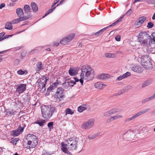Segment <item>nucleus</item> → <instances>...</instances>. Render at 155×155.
I'll use <instances>...</instances> for the list:
<instances>
[{
    "mask_svg": "<svg viewBox=\"0 0 155 155\" xmlns=\"http://www.w3.org/2000/svg\"><path fill=\"white\" fill-rule=\"evenodd\" d=\"M150 40V45L151 44L155 45V32H153L151 34Z\"/></svg>",
    "mask_w": 155,
    "mask_h": 155,
    "instance_id": "nucleus-29",
    "label": "nucleus"
},
{
    "mask_svg": "<svg viewBox=\"0 0 155 155\" xmlns=\"http://www.w3.org/2000/svg\"><path fill=\"white\" fill-rule=\"evenodd\" d=\"M7 114H8V115L11 116L12 115H13L14 114V112L12 111H9L7 112Z\"/></svg>",
    "mask_w": 155,
    "mask_h": 155,
    "instance_id": "nucleus-58",
    "label": "nucleus"
},
{
    "mask_svg": "<svg viewBox=\"0 0 155 155\" xmlns=\"http://www.w3.org/2000/svg\"><path fill=\"white\" fill-rule=\"evenodd\" d=\"M152 100L150 97H149L145 99H144L143 100L141 101L142 104H144L146 102H148L149 101Z\"/></svg>",
    "mask_w": 155,
    "mask_h": 155,
    "instance_id": "nucleus-44",
    "label": "nucleus"
},
{
    "mask_svg": "<svg viewBox=\"0 0 155 155\" xmlns=\"http://www.w3.org/2000/svg\"><path fill=\"white\" fill-rule=\"evenodd\" d=\"M115 38L116 41H120V35H118L115 36Z\"/></svg>",
    "mask_w": 155,
    "mask_h": 155,
    "instance_id": "nucleus-49",
    "label": "nucleus"
},
{
    "mask_svg": "<svg viewBox=\"0 0 155 155\" xmlns=\"http://www.w3.org/2000/svg\"><path fill=\"white\" fill-rule=\"evenodd\" d=\"M5 4L4 3H2L0 5V9H2V8L5 7Z\"/></svg>",
    "mask_w": 155,
    "mask_h": 155,
    "instance_id": "nucleus-59",
    "label": "nucleus"
},
{
    "mask_svg": "<svg viewBox=\"0 0 155 155\" xmlns=\"http://www.w3.org/2000/svg\"><path fill=\"white\" fill-rule=\"evenodd\" d=\"M131 75L130 73L129 72H127L125 74H123V75L119 76L118 77L117 80L118 81L121 80L123 79L127 78V77L130 76Z\"/></svg>",
    "mask_w": 155,
    "mask_h": 155,
    "instance_id": "nucleus-19",
    "label": "nucleus"
},
{
    "mask_svg": "<svg viewBox=\"0 0 155 155\" xmlns=\"http://www.w3.org/2000/svg\"><path fill=\"white\" fill-rule=\"evenodd\" d=\"M122 117V116L120 115H118L112 117L113 120H117L118 119L121 118Z\"/></svg>",
    "mask_w": 155,
    "mask_h": 155,
    "instance_id": "nucleus-41",
    "label": "nucleus"
},
{
    "mask_svg": "<svg viewBox=\"0 0 155 155\" xmlns=\"http://www.w3.org/2000/svg\"><path fill=\"white\" fill-rule=\"evenodd\" d=\"M68 82L69 83V84H70V85H69L70 87H73V81L71 80H68Z\"/></svg>",
    "mask_w": 155,
    "mask_h": 155,
    "instance_id": "nucleus-52",
    "label": "nucleus"
},
{
    "mask_svg": "<svg viewBox=\"0 0 155 155\" xmlns=\"http://www.w3.org/2000/svg\"><path fill=\"white\" fill-rule=\"evenodd\" d=\"M24 129V127H21L20 125L16 130L12 131L11 133V135L14 137L18 136L22 133Z\"/></svg>",
    "mask_w": 155,
    "mask_h": 155,
    "instance_id": "nucleus-12",
    "label": "nucleus"
},
{
    "mask_svg": "<svg viewBox=\"0 0 155 155\" xmlns=\"http://www.w3.org/2000/svg\"><path fill=\"white\" fill-rule=\"evenodd\" d=\"M97 137V135L96 134H93L92 135H89L88 136V138L90 139H93Z\"/></svg>",
    "mask_w": 155,
    "mask_h": 155,
    "instance_id": "nucleus-47",
    "label": "nucleus"
},
{
    "mask_svg": "<svg viewBox=\"0 0 155 155\" xmlns=\"http://www.w3.org/2000/svg\"><path fill=\"white\" fill-rule=\"evenodd\" d=\"M69 84L68 80H66L65 82L62 84L64 89L66 90L68 89L70 87L69 85H70V84Z\"/></svg>",
    "mask_w": 155,
    "mask_h": 155,
    "instance_id": "nucleus-31",
    "label": "nucleus"
},
{
    "mask_svg": "<svg viewBox=\"0 0 155 155\" xmlns=\"http://www.w3.org/2000/svg\"><path fill=\"white\" fill-rule=\"evenodd\" d=\"M56 7H53L49 10H48L45 14L42 17V18H44L47 15H48L51 13L52 11L56 8Z\"/></svg>",
    "mask_w": 155,
    "mask_h": 155,
    "instance_id": "nucleus-35",
    "label": "nucleus"
},
{
    "mask_svg": "<svg viewBox=\"0 0 155 155\" xmlns=\"http://www.w3.org/2000/svg\"><path fill=\"white\" fill-rule=\"evenodd\" d=\"M97 78L99 79L104 80L110 78L109 75L105 74H98L97 76Z\"/></svg>",
    "mask_w": 155,
    "mask_h": 155,
    "instance_id": "nucleus-16",
    "label": "nucleus"
},
{
    "mask_svg": "<svg viewBox=\"0 0 155 155\" xmlns=\"http://www.w3.org/2000/svg\"><path fill=\"white\" fill-rule=\"evenodd\" d=\"M117 23H118L117 22V21H115L114 23H113L111 25L108 26V28H109V27H112L113 26H114V25H117Z\"/></svg>",
    "mask_w": 155,
    "mask_h": 155,
    "instance_id": "nucleus-55",
    "label": "nucleus"
},
{
    "mask_svg": "<svg viewBox=\"0 0 155 155\" xmlns=\"http://www.w3.org/2000/svg\"><path fill=\"white\" fill-rule=\"evenodd\" d=\"M31 17V15H29L26 16H23L22 17L19 18L17 19H14L11 21L12 24H15L19 23L21 21H25L30 18Z\"/></svg>",
    "mask_w": 155,
    "mask_h": 155,
    "instance_id": "nucleus-11",
    "label": "nucleus"
},
{
    "mask_svg": "<svg viewBox=\"0 0 155 155\" xmlns=\"http://www.w3.org/2000/svg\"><path fill=\"white\" fill-rule=\"evenodd\" d=\"M62 146L61 147V149L62 151L66 153H68V151L67 149V147L68 148V145L67 144H64V143L62 142L61 143Z\"/></svg>",
    "mask_w": 155,
    "mask_h": 155,
    "instance_id": "nucleus-21",
    "label": "nucleus"
},
{
    "mask_svg": "<svg viewBox=\"0 0 155 155\" xmlns=\"http://www.w3.org/2000/svg\"><path fill=\"white\" fill-rule=\"evenodd\" d=\"M148 4H153L155 2V0H146Z\"/></svg>",
    "mask_w": 155,
    "mask_h": 155,
    "instance_id": "nucleus-50",
    "label": "nucleus"
},
{
    "mask_svg": "<svg viewBox=\"0 0 155 155\" xmlns=\"http://www.w3.org/2000/svg\"><path fill=\"white\" fill-rule=\"evenodd\" d=\"M102 34L101 30H100L98 31L95 33V35L97 36H99Z\"/></svg>",
    "mask_w": 155,
    "mask_h": 155,
    "instance_id": "nucleus-54",
    "label": "nucleus"
},
{
    "mask_svg": "<svg viewBox=\"0 0 155 155\" xmlns=\"http://www.w3.org/2000/svg\"><path fill=\"white\" fill-rule=\"evenodd\" d=\"M94 119H89L82 124V127L84 129H89L93 127L94 124Z\"/></svg>",
    "mask_w": 155,
    "mask_h": 155,
    "instance_id": "nucleus-9",
    "label": "nucleus"
},
{
    "mask_svg": "<svg viewBox=\"0 0 155 155\" xmlns=\"http://www.w3.org/2000/svg\"><path fill=\"white\" fill-rule=\"evenodd\" d=\"M132 87L130 86H128L126 87H124L122 90V91L124 93H125L128 91L132 89Z\"/></svg>",
    "mask_w": 155,
    "mask_h": 155,
    "instance_id": "nucleus-33",
    "label": "nucleus"
},
{
    "mask_svg": "<svg viewBox=\"0 0 155 155\" xmlns=\"http://www.w3.org/2000/svg\"><path fill=\"white\" fill-rule=\"evenodd\" d=\"M110 115L114 114L117 112V110L116 109H112L109 111Z\"/></svg>",
    "mask_w": 155,
    "mask_h": 155,
    "instance_id": "nucleus-42",
    "label": "nucleus"
},
{
    "mask_svg": "<svg viewBox=\"0 0 155 155\" xmlns=\"http://www.w3.org/2000/svg\"><path fill=\"white\" fill-rule=\"evenodd\" d=\"M151 36L146 32H140L139 35V41L143 45H150Z\"/></svg>",
    "mask_w": 155,
    "mask_h": 155,
    "instance_id": "nucleus-5",
    "label": "nucleus"
},
{
    "mask_svg": "<svg viewBox=\"0 0 155 155\" xmlns=\"http://www.w3.org/2000/svg\"><path fill=\"white\" fill-rule=\"evenodd\" d=\"M85 110L84 107H82L81 106L79 107L78 108V111L79 112H81Z\"/></svg>",
    "mask_w": 155,
    "mask_h": 155,
    "instance_id": "nucleus-45",
    "label": "nucleus"
},
{
    "mask_svg": "<svg viewBox=\"0 0 155 155\" xmlns=\"http://www.w3.org/2000/svg\"><path fill=\"white\" fill-rule=\"evenodd\" d=\"M36 70L37 72H38L40 70L43 69L42 63L39 61L36 64Z\"/></svg>",
    "mask_w": 155,
    "mask_h": 155,
    "instance_id": "nucleus-25",
    "label": "nucleus"
},
{
    "mask_svg": "<svg viewBox=\"0 0 155 155\" xmlns=\"http://www.w3.org/2000/svg\"><path fill=\"white\" fill-rule=\"evenodd\" d=\"M132 12V10L131 9H129L125 13V15L128 16L130 15Z\"/></svg>",
    "mask_w": 155,
    "mask_h": 155,
    "instance_id": "nucleus-51",
    "label": "nucleus"
},
{
    "mask_svg": "<svg viewBox=\"0 0 155 155\" xmlns=\"http://www.w3.org/2000/svg\"><path fill=\"white\" fill-rule=\"evenodd\" d=\"M76 140L75 139H73L72 138H68L66 140V142L68 145H71L72 143H73V142Z\"/></svg>",
    "mask_w": 155,
    "mask_h": 155,
    "instance_id": "nucleus-34",
    "label": "nucleus"
},
{
    "mask_svg": "<svg viewBox=\"0 0 155 155\" xmlns=\"http://www.w3.org/2000/svg\"><path fill=\"white\" fill-rule=\"evenodd\" d=\"M65 114L66 115L68 114H72L74 113V111L70 109V108H68L66 109L65 110Z\"/></svg>",
    "mask_w": 155,
    "mask_h": 155,
    "instance_id": "nucleus-36",
    "label": "nucleus"
},
{
    "mask_svg": "<svg viewBox=\"0 0 155 155\" xmlns=\"http://www.w3.org/2000/svg\"><path fill=\"white\" fill-rule=\"evenodd\" d=\"M69 73L71 76H74L77 74V71L74 68L71 67L69 70Z\"/></svg>",
    "mask_w": 155,
    "mask_h": 155,
    "instance_id": "nucleus-20",
    "label": "nucleus"
},
{
    "mask_svg": "<svg viewBox=\"0 0 155 155\" xmlns=\"http://www.w3.org/2000/svg\"><path fill=\"white\" fill-rule=\"evenodd\" d=\"M17 73L18 74L20 75H23L24 74H27L28 72L26 70H24L23 71L22 70L20 69L17 71Z\"/></svg>",
    "mask_w": 155,
    "mask_h": 155,
    "instance_id": "nucleus-37",
    "label": "nucleus"
},
{
    "mask_svg": "<svg viewBox=\"0 0 155 155\" xmlns=\"http://www.w3.org/2000/svg\"><path fill=\"white\" fill-rule=\"evenodd\" d=\"M71 145H68V149L70 150H76L77 148L78 141L75 140Z\"/></svg>",
    "mask_w": 155,
    "mask_h": 155,
    "instance_id": "nucleus-15",
    "label": "nucleus"
},
{
    "mask_svg": "<svg viewBox=\"0 0 155 155\" xmlns=\"http://www.w3.org/2000/svg\"><path fill=\"white\" fill-rule=\"evenodd\" d=\"M151 36L146 32H140L139 35V41L143 45H150Z\"/></svg>",
    "mask_w": 155,
    "mask_h": 155,
    "instance_id": "nucleus-4",
    "label": "nucleus"
},
{
    "mask_svg": "<svg viewBox=\"0 0 155 155\" xmlns=\"http://www.w3.org/2000/svg\"><path fill=\"white\" fill-rule=\"evenodd\" d=\"M26 139L28 141L25 148L28 149L33 148L35 147L38 144V139L36 136L33 134H28Z\"/></svg>",
    "mask_w": 155,
    "mask_h": 155,
    "instance_id": "nucleus-3",
    "label": "nucleus"
},
{
    "mask_svg": "<svg viewBox=\"0 0 155 155\" xmlns=\"http://www.w3.org/2000/svg\"><path fill=\"white\" fill-rule=\"evenodd\" d=\"M82 107H84L85 108V110H86L87 108V106L86 104H83L81 105V106Z\"/></svg>",
    "mask_w": 155,
    "mask_h": 155,
    "instance_id": "nucleus-60",
    "label": "nucleus"
},
{
    "mask_svg": "<svg viewBox=\"0 0 155 155\" xmlns=\"http://www.w3.org/2000/svg\"><path fill=\"white\" fill-rule=\"evenodd\" d=\"M48 79H47L46 77H44L42 80H41V82H42V81L44 80V81L42 82V83H41L42 85V90L43 91H45V83H46Z\"/></svg>",
    "mask_w": 155,
    "mask_h": 155,
    "instance_id": "nucleus-26",
    "label": "nucleus"
},
{
    "mask_svg": "<svg viewBox=\"0 0 155 155\" xmlns=\"http://www.w3.org/2000/svg\"><path fill=\"white\" fill-rule=\"evenodd\" d=\"M81 69V73L80 76L82 79L91 80L93 78L94 71L90 66L87 64L83 65Z\"/></svg>",
    "mask_w": 155,
    "mask_h": 155,
    "instance_id": "nucleus-1",
    "label": "nucleus"
},
{
    "mask_svg": "<svg viewBox=\"0 0 155 155\" xmlns=\"http://www.w3.org/2000/svg\"><path fill=\"white\" fill-rule=\"evenodd\" d=\"M5 33L4 32H2L0 33V37L2 38L3 37Z\"/></svg>",
    "mask_w": 155,
    "mask_h": 155,
    "instance_id": "nucleus-61",
    "label": "nucleus"
},
{
    "mask_svg": "<svg viewBox=\"0 0 155 155\" xmlns=\"http://www.w3.org/2000/svg\"><path fill=\"white\" fill-rule=\"evenodd\" d=\"M147 18L145 16H141L138 18L135 21L134 25L136 26H141L144 22L146 21Z\"/></svg>",
    "mask_w": 155,
    "mask_h": 155,
    "instance_id": "nucleus-13",
    "label": "nucleus"
},
{
    "mask_svg": "<svg viewBox=\"0 0 155 155\" xmlns=\"http://www.w3.org/2000/svg\"><path fill=\"white\" fill-rule=\"evenodd\" d=\"M31 6L33 12H36L38 11V8L35 2H33L31 4Z\"/></svg>",
    "mask_w": 155,
    "mask_h": 155,
    "instance_id": "nucleus-23",
    "label": "nucleus"
},
{
    "mask_svg": "<svg viewBox=\"0 0 155 155\" xmlns=\"http://www.w3.org/2000/svg\"><path fill=\"white\" fill-rule=\"evenodd\" d=\"M123 138L125 140L129 141L133 140L136 135L135 133L130 130H128L125 133L122 134Z\"/></svg>",
    "mask_w": 155,
    "mask_h": 155,
    "instance_id": "nucleus-7",
    "label": "nucleus"
},
{
    "mask_svg": "<svg viewBox=\"0 0 155 155\" xmlns=\"http://www.w3.org/2000/svg\"><path fill=\"white\" fill-rule=\"evenodd\" d=\"M71 40V39L69 38V39L68 40V39L66 38H63L61 41H60V43L61 44L64 45L66 44L68 42L70 41Z\"/></svg>",
    "mask_w": 155,
    "mask_h": 155,
    "instance_id": "nucleus-30",
    "label": "nucleus"
},
{
    "mask_svg": "<svg viewBox=\"0 0 155 155\" xmlns=\"http://www.w3.org/2000/svg\"><path fill=\"white\" fill-rule=\"evenodd\" d=\"M141 60V62L142 64L151 60L150 57L147 55L142 56Z\"/></svg>",
    "mask_w": 155,
    "mask_h": 155,
    "instance_id": "nucleus-17",
    "label": "nucleus"
},
{
    "mask_svg": "<svg viewBox=\"0 0 155 155\" xmlns=\"http://www.w3.org/2000/svg\"><path fill=\"white\" fill-rule=\"evenodd\" d=\"M53 122H49L47 126L48 127L50 131L51 130V129L53 128Z\"/></svg>",
    "mask_w": 155,
    "mask_h": 155,
    "instance_id": "nucleus-38",
    "label": "nucleus"
},
{
    "mask_svg": "<svg viewBox=\"0 0 155 155\" xmlns=\"http://www.w3.org/2000/svg\"><path fill=\"white\" fill-rule=\"evenodd\" d=\"M64 90L61 87L58 88L57 91L54 95V97L56 101H60L63 99L64 95Z\"/></svg>",
    "mask_w": 155,
    "mask_h": 155,
    "instance_id": "nucleus-8",
    "label": "nucleus"
},
{
    "mask_svg": "<svg viewBox=\"0 0 155 155\" xmlns=\"http://www.w3.org/2000/svg\"><path fill=\"white\" fill-rule=\"evenodd\" d=\"M41 108L42 116L45 119H49L53 113L56 112L55 107L51 105H44Z\"/></svg>",
    "mask_w": 155,
    "mask_h": 155,
    "instance_id": "nucleus-2",
    "label": "nucleus"
},
{
    "mask_svg": "<svg viewBox=\"0 0 155 155\" xmlns=\"http://www.w3.org/2000/svg\"><path fill=\"white\" fill-rule=\"evenodd\" d=\"M131 69L133 71L138 73H141L143 70V68L139 65H134L131 68Z\"/></svg>",
    "mask_w": 155,
    "mask_h": 155,
    "instance_id": "nucleus-14",
    "label": "nucleus"
},
{
    "mask_svg": "<svg viewBox=\"0 0 155 155\" xmlns=\"http://www.w3.org/2000/svg\"><path fill=\"white\" fill-rule=\"evenodd\" d=\"M24 10L25 13L27 14H29L31 12L30 7L28 5H25L24 6Z\"/></svg>",
    "mask_w": 155,
    "mask_h": 155,
    "instance_id": "nucleus-27",
    "label": "nucleus"
},
{
    "mask_svg": "<svg viewBox=\"0 0 155 155\" xmlns=\"http://www.w3.org/2000/svg\"><path fill=\"white\" fill-rule=\"evenodd\" d=\"M153 24L151 22H149L148 23L147 25V27L148 28H150L153 27Z\"/></svg>",
    "mask_w": 155,
    "mask_h": 155,
    "instance_id": "nucleus-48",
    "label": "nucleus"
},
{
    "mask_svg": "<svg viewBox=\"0 0 155 155\" xmlns=\"http://www.w3.org/2000/svg\"><path fill=\"white\" fill-rule=\"evenodd\" d=\"M104 116L106 117L110 116L109 111L105 112L104 114Z\"/></svg>",
    "mask_w": 155,
    "mask_h": 155,
    "instance_id": "nucleus-53",
    "label": "nucleus"
},
{
    "mask_svg": "<svg viewBox=\"0 0 155 155\" xmlns=\"http://www.w3.org/2000/svg\"><path fill=\"white\" fill-rule=\"evenodd\" d=\"M144 68L147 69H150L152 68V64L151 63V60L143 63L142 64Z\"/></svg>",
    "mask_w": 155,
    "mask_h": 155,
    "instance_id": "nucleus-18",
    "label": "nucleus"
},
{
    "mask_svg": "<svg viewBox=\"0 0 155 155\" xmlns=\"http://www.w3.org/2000/svg\"><path fill=\"white\" fill-rule=\"evenodd\" d=\"M108 119V120H109V122H110L114 121L112 117H110Z\"/></svg>",
    "mask_w": 155,
    "mask_h": 155,
    "instance_id": "nucleus-64",
    "label": "nucleus"
},
{
    "mask_svg": "<svg viewBox=\"0 0 155 155\" xmlns=\"http://www.w3.org/2000/svg\"><path fill=\"white\" fill-rule=\"evenodd\" d=\"M108 27L107 26L104 28L101 29L100 30L101 31V32L102 33L104 32L106 30H107L108 28Z\"/></svg>",
    "mask_w": 155,
    "mask_h": 155,
    "instance_id": "nucleus-56",
    "label": "nucleus"
},
{
    "mask_svg": "<svg viewBox=\"0 0 155 155\" xmlns=\"http://www.w3.org/2000/svg\"><path fill=\"white\" fill-rule=\"evenodd\" d=\"M16 12L19 18L22 17L24 15V13L22 9L20 8H18L16 9Z\"/></svg>",
    "mask_w": 155,
    "mask_h": 155,
    "instance_id": "nucleus-22",
    "label": "nucleus"
},
{
    "mask_svg": "<svg viewBox=\"0 0 155 155\" xmlns=\"http://www.w3.org/2000/svg\"><path fill=\"white\" fill-rule=\"evenodd\" d=\"M150 83L149 81H144L142 84V87H143L149 85Z\"/></svg>",
    "mask_w": 155,
    "mask_h": 155,
    "instance_id": "nucleus-43",
    "label": "nucleus"
},
{
    "mask_svg": "<svg viewBox=\"0 0 155 155\" xmlns=\"http://www.w3.org/2000/svg\"><path fill=\"white\" fill-rule=\"evenodd\" d=\"M59 84L58 82H56L54 83H53L49 88H48V91H51L53 90L54 88H56L58 84Z\"/></svg>",
    "mask_w": 155,
    "mask_h": 155,
    "instance_id": "nucleus-24",
    "label": "nucleus"
},
{
    "mask_svg": "<svg viewBox=\"0 0 155 155\" xmlns=\"http://www.w3.org/2000/svg\"><path fill=\"white\" fill-rule=\"evenodd\" d=\"M105 55L106 57L108 58H113L114 56V54L110 53H106L105 54Z\"/></svg>",
    "mask_w": 155,
    "mask_h": 155,
    "instance_id": "nucleus-40",
    "label": "nucleus"
},
{
    "mask_svg": "<svg viewBox=\"0 0 155 155\" xmlns=\"http://www.w3.org/2000/svg\"><path fill=\"white\" fill-rule=\"evenodd\" d=\"M26 85L25 84H20L17 86L16 91L19 94H21L26 90Z\"/></svg>",
    "mask_w": 155,
    "mask_h": 155,
    "instance_id": "nucleus-10",
    "label": "nucleus"
},
{
    "mask_svg": "<svg viewBox=\"0 0 155 155\" xmlns=\"http://www.w3.org/2000/svg\"><path fill=\"white\" fill-rule=\"evenodd\" d=\"M75 36V34L74 33H72L70 34L68 36V37H66L68 40L69 39V38L71 39V40Z\"/></svg>",
    "mask_w": 155,
    "mask_h": 155,
    "instance_id": "nucleus-46",
    "label": "nucleus"
},
{
    "mask_svg": "<svg viewBox=\"0 0 155 155\" xmlns=\"http://www.w3.org/2000/svg\"><path fill=\"white\" fill-rule=\"evenodd\" d=\"M104 86H106V84H101L99 82L96 83L94 84L95 87L97 89H101Z\"/></svg>",
    "mask_w": 155,
    "mask_h": 155,
    "instance_id": "nucleus-28",
    "label": "nucleus"
},
{
    "mask_svg": "<svg viewBox=\"0 0 155 155\" xmlns=\"http://www.w3.org/2000/svg\"><path fill=\"white\" fill-rule=\"evenodd\" d=\"M45 121L44 120H41L39 121H37L36 124H38L40 126H42L43 125L44 123H45Z\"/></svg>",
    "mask_w": 155,
    "mask_h": 155,
    "instance_id": "nucleus-39",
    "label": "nucleus"
},
{
    "mask_svg": "<svg viewBox=\"0 0 155 155\" xmlns=\"http://www.w3.org/2000/svg\"><path fill=\"white\" fill-rule=\"evenodd\" d=\"M150 110V109L149 108H147L143 110L140 111L134 114L131 117L126 119L124 120V122L125 124H128L132 120L136 118L147 112Z\"/></svg>",
    "mask_w": 155,
    "mask_h": 155,
    "instance_id": "nucleus-6",
    "label": "nucleus"
},
{
    "mask_svg": "<svg viewBox=\"0 0 155 155\" xmlns=\"http://www.w3.org/2000/svg\"><path fill=\"white\" fill-rule=\"evenodd\" d=\"M27 54L26 52L23 51L21 54V56L22 57H24Z\"/></svg>",
    "mask_w": 155,
    "mask_h": 155,
    "instance_id": "nucleus-62",
    "label": "nucleus"
},
{
    "mask_svg": "<svg viewBox=\"0 0 155 155\" xmlns=\"http://www.w3.org/2000/svg\"><path fill=\"white\" fill-rule=\"evenodd\" d=\"M65 0H61L60 2L57 4V6H58L60 5L65 1Z\"/></svg>",
    "mask_w": 155,
    "mask_h": 155,
    "instance_id": "nucleus-63",
    "label": "nucleus"
},
{
    "mask_svg": "<svg viewBox=\"0 0 155 155\" xmlns=\"http://www.w3.org/2000/svg\"><path fill=\"white\" fill-rule=\"evenodd\" d=\"M12 23L11 22H7L5 25V28L8 30H11L12 28Z\"/></svg>",
    "mask_w": 155,
    "mask_h": 155,
    "instance_id": "nucleus-32",
    "label": "nucleus"
},
{
    "mask_svg": "<svg viewBox=\"0 0 155 155\" xmlns=\"http://www.w3.org/2000/svg\"><path fill=\"white\" fill-rule=\"evenodd\" d=\"M60 0H56L55 2H54L51 6V7L52 8L54 7L60 1Z\"/></svg>",
    "mask_w": 155,
    "mask_h": 155,
    "instance_id": "nucleus-57",
    "label": "nucleus"
}]
</instances>
